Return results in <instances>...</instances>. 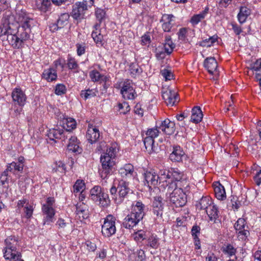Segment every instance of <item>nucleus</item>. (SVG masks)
I'll return each instance as SVG.
<instances>
[{"instance_id": "obj_1", "label": "nucleus", "mask_w": 261, "mask_h": 261, "mask_svg": "<svg viewBox=\"0 0 261 261\" xmlns=\"http://www.w3.org/2000/svg\"><path fill=\"white\" fill-rule=\"evenodd\" d=\"M14 33L8 36L7 40L14 49H19L24 46V43L30 38L31 31L19 28L18 24L13 21Z\"/></svg>"}, {"instance_id": "obj_2", "label": "nucleus", "mask_w": 261, "mask_h": 261, "mask_svg": "<svg viewBox=\"0 0 261 261\" xmlns=\"http://www.w3.org/2000/svg\"><path fill=\"white\" fill-rule=\"evenodd\" d=\"M5 247L3 249L4 257L6 259L17 261L20 259L21 254L17 250L19 239L15 236L8 237L5 240Z\"/></svg>"}, {"instance_id": "obj_3", "label": "nucleus", "mask_w": 261, "mask_h": 261, "mask_svg": "<svg viewBox=\"0 0 261 261\" xmlns=\"http://www.w3.org/2000/svg\"><path fill=\"white\" fill-rule=\"evenodd\" d=\"M114 151L113 148H110L108 152L103 153L100 156L101 168H99V174L103 179L107 178L113 172L115 162L113 158L115 156Z\"/></svg>"}, {"instance_id": "obj_4", "label": "nucleus", "mask_w": 261, "mask_h": 261, "mask_svg": "<svg viewBox=\"0 0 261 261\" xmlns=\"http://www.w3.org/2000/svg\"><path fill=\"white\" fill-rule=\"evenodd\" d=\"M90 197L94 202L103 207H108L111 203L108 194L98 186H95L91 189Z\"/></svg>"}, {"instance_id": "obj_5", "label": "nucleus", "mask_w": 261, "mask_h": 261, "mask_svg": "<svg viewBox=\"0 0 261 261\" xmlns=\"http://www.w3.org/2000/svg\"><path fill=\"white\" fill-rule=\"evenodd\" d=\"M173 206L180 207L184 206L187 203V196L180 189H175L167 199Z\"/></svg>"}, {"instance_id": "obj_6", "label": "nucleus", "mask_w": 261, "mask_h": 261, "mask_svg": "<svg viewBox=\"0 0 261 261\" xmlns=\"http://www.w3.org/2000/svg\"><path fill=\"white\" fill-rule=\"evenodd\" d=\"M116 218L112 215H108L105 218L101 226V233L105 237L109 238L116 233Z\"/></svg>"}, {"instance_id": "obj_7", "label": "nucleus", "mask_w": 261, "mask_h": 261, "mask_svg": "<svg viewBox=\"0 0 261 261\" xmlns=\"http://www.w3.org/2000/svg\"><path fill=\"white\" fill-rule=\"evenodd\" d=\"M17 21L19 28L28 29L31 31V29L36 25V21L31 17L25 11L21 10L17 14Z\"/></svg>"}, {"instance_id": "obj_8", "label": "nucleus", "mask_w": 261, "mask_h": 261, "mask_svg": "<svg viewBox=\"0 0 261 261\" xmlns=\"http://www.w3.org/2000/svg\"><path fill=\"white\" fill-rule=\"evenodd\" d=\"M14 18L12 15H6L3 17L0 24V37L4 35L8 36L14 33Z\"/></svg>"}, {"instance_id": "obj_9", "label": "nucleus", "mask_w": 261, "mask_h": 261, "mask_svg": "<svg viewBox=\"0 0 261 261\" xmlns=\"http://www.w3.org/2000/svg\"><path fill=\"white\" fill-rule=\"evenodd\" d=\"M120 93L125 99H134L137 96L136 92L133 87L132 81L126 80L123 83Z\"/></svg>"}, {"instance_id": "obj_10", "label": "nucleus", "mask_w": 261, "mask_h": 261, "mask_svg": "<svg viewBox=\"0 0 261 261\" xmlns=\"http://www.w3.org/2000/svg\"><path fill=\"white\" fill-rule=\"evenodd\" d=\"M87 9H85L81 4L80 2H76L72 7L71 16L74 19V23L79 24L83 19L86 18L85 11Z\"/></svg>"}, {"instance_id": "obj_11", "label": "nucleus", "mask_w": 261, "mask_h": 261, "mask_svg": "<svg viewBox=\"0 0 261 261\" xmlns=\"http://www.w3.org/2000/svg\"><path fill=\"white\" fill-rule=\"evenodd\" d=\"M144 185L150 191L155 188L159 182V176L153 171H146L143 174Z\"/></svg>"}, {"instance_id": "obj_12", "label": "nucleus", "mask_w": 261, "mask_h": 261, "mask_svg": "<svg viewBox=\"0 0 261 261\" xmlns=\"http://www.w3.org/2000/svg\"><path fill=\"white\" fill-rule=\"evenodd\" d=\"M163 208L162 198L160 196L155 197L152 203V212L154 215L155 216L154 219L158 223H159L158 220H161L162 219Z\"/></svg>"}, {"instance_id": "obj_13", "label": "nucleus", "mask_w": 261, "mask_h": 261, "mask_svg": "<svg viewBox=\"0 0 261 261\" xmlns=\"http://www.w3.org/2000/svg\"><path fill=\"white\" fill-rule=\"evenodd\" d=\"M162 97L167 106H173L179 100L177 93L171 89H167L163 91Z\"/></svg>"}, {"instance_id": "obj_14", "label": "nucleus", "mask_w": 261, "mask_h": 261, "mask_svg": "<svg viewBox=\"0 0 261 261\" xmlns=\"http://www.w3.org/2000/svg\"><path fill=\"white\" fill-rule=\"evenodd\" d=\"M246 222L244 218H239L234 225L240 239L245 241L250 234L249 231L245 229Z\"/></svg>"}, {"instance_id": "obj_15", "label": "nucleus", "mask_w": 261, "mask_h": 261, "mask_svg": "<svg viewBox=\"0 0 261 261\" xmlns=\"http://www.w3.org/2000/svg\"><path fill=\"white\" fill-rule=\"evenodd\" d=\"M64 128L65 126H63V128L57 126L55 128L49 129L47 136L50 140L54 141L55 142H57L56 139H61L65 141V138H66V134L63 129Z\"/></svg>"}, {"instance_id": "obj_16", "label": "nucleus", "mask_w": 261, "mask_h": 261, "mask_svg": "<svg viewBox=\"0 0 261 261\" xmlns=\"http://www.w3.org/2000/svg\"><path fill=\"white\" fill-rule=\"evenodd\" d=\"M119 202H121L125 198H127L129 195L132 194V191L128 187V182L123 180H120L118 185Z\"/></svg>"}, {"instance_id": "obj_17", "label": "nucleus", "mask_w": 261, "mask_h": 261, "mask_svg": "<svg viewBox=\"0 0 261 261\" xmlns=\"http://www.w3.org/2000/svg\"><path fill=\"white\" fill-rule=\"evenodd\" d=\"M11 96L15 104L19 106L25 105L27 96L24 92L20 88H16L12 92Z\"/></svg>"}, {"instance_id": "obj_18", "label": "nucleus", "mask_w": 261, "mask_h": 261, "mask_svg": "<svg viewBox=\"0 0 261 261\" xmlns=\"http://www.w3.org/2000/svg\"><path fill=\"white\" fill-rule=\"evenodd\" d=\"M159 185L160 190L165 192L167 199L169 197L170 194L172 193L173 190L177 189L175 182L172 180H163V181L159 182Z\"/></svg>"}, {"instance_id": "obj_19", "label": "nucleus", "mask_w": 261, "mask_h": 261, "mask_svg": "<svg viewBox=\"0 0 261 261\" xmlns=\"http://www.w3.org/2000/svg\"><path fill=\"white\" fill-rule=\"evenodd\" d=\"M69 142L67 145V149L69 151L73 152L75 154L82 153L83 149L80 146V142L76 137L73 136H68Z\"/></svg>"}, {"instance_id": "obj_20", "label": "nucleus", "mask_w": 261, "mask_h": 261, "mask_svg": "<svg viewBox=\"0 0 261 261\" xmlns=\"http://www.w3.org/2000/svg\"><path fill=\"white\" fill-rule=\"evenodd\" d=\"M141 220V218L130 212L125 217L122 224L125 228L130 229L137 225Z\"/></svg>"}, {"instance_id": "obj_21", "label": "nucleus", "mask_w": 261, "mask_h": 261, "mask_svg": "<svg viewBox=\"0 0 261 261\" xmlns=\"http://www.w3.org/2000/svg\"><path fill=\"white\" fill-rule=\"evenodd\" d=\"M42 212L44 216L43 218V224H49L54 222L55 210L53 207H48L47 205L42 206Z\"/></svg>"}, {"instance_id": "obj_22", "label": "nucleus", "mask_w": 261, "mask_h": 261, "mask_svg": "<svg viewBox=\"0 0 261 261\" xmlns=\"http://www.w3.org/2000/svg\"><path fill=\"white\" fill-rule=\"evenodd\" d=\"M158 127L168 135L173 134L175 130L174 122L170 121L169 119L162 121Z\"/></svg>"}, {"instance_id": "obj_23", "label": "nucleus", "mask_w": 261, "mask_h": 261, "mask_svg": "<svg viewBox=\"0 0 261 261\" xmlns=\"http://www.w3.org/2000/svg\"><path fill=\"white\" fill-rule=\"evenodd\" d=\"M100 137L99 130L95 127L89 124L86 133V138L91 144L96 143Z\"/></svg>"}, {"instance_id": "obj_24", "label": "nucleus", "mask_w": 261, "mask_h": 261, "mask_svg": "<svg viewBox=\"0 0 261 261\" xmlns=\"http://www.w3.org/2000/svg\"><path fill=\"white\" fill-rule=\"evenodd\" d=\"M145 206L141 201H135L132 205L131 212L143 219L145 216Z\"/></svg>"}, {"instance_id": "obj_25", "label": "nucleus", "mask_w": 261, "mask_h": 261, "mask_svg": "<svg viewBox=\"0 0 261 261\" xmlns=\"http://www.w3.org/2000/svg\"><path fill=\"white\" fill-rule=\"evenodd\" d=\"M185 153L179 146L173 147V149L169 155L170 160L173 162H180L182 161V158Z\"/></svg>"}, {"instance_id": "obj_26", "label": "nucleus", "mask_w": 261, "mask_h": 261, "mask_svg": "<svg viewBox=\"0 0 261 261\" xmlns=\"http://www.w3.org/2000/svg\"><path fill=\"white\" fill-rule=\"evenodd\" d=\"M203 65L208 73L213 74L217 69L218 63L214 57H208L204 60Z\"/></svg>"}, {"instance_id": "obj_27", "label": "nucleus", "mask_w": 261, "mask_h": 261, "mask_svg": "<svg viewBox=\"0 0 261 261\" xmlns=\"http://www.w3.org/2000/svg\"><path fill=\"white\" fill-rule=\"evenodd\" d=\"M143 142L146 151H147L149 154L157 153L158 152L159 149L158 145L154 144L153 139L145 137L144 138Z\"/></svg>"}, {"instance_id": "obj_28", "label": "nucleus", "mask_w": 261, "mask_h": 261, "mask_svg": "<svg viewBox=\"0 0 261 261\" xmlns=\"http://www.w3.org/2000/svg\"><path fill=\"white\" fill-rule=\"evenodd\" d=\"M69 17L70 16L68 13H65L62 14L58 19L57 23L53 24L51 27L54 31L63 28L64 26L67 25Z\"/></svg>"}, {"instance_id": "obj_29", "label": "nucleus", "mask_w": 261, "mask_h": 261, "mask_svg": "<svg viewBox=\"0 0 261 261\" xmlns=\"http://www.w3.org/2000/svg\"><path fill=\"white\" fill-rule=\"evenodd\" d=\"M174 16L172 14H165L163 15L161 22H164L162 24V28L164 32H169L172 27L171 21Z\"/></svg>"}, {"instance_id": "obj_30", "label": "nucleus", "mask_w": 261, "mask_h": 261, "mask_svg": "<svg viewBox=\"0 0 261 261\" xmlns=\"http://www.w3.org/2000/svg\"><path fill=\"white\" fill-rule=\"evenodd\" d=\"M57 76L56 70L53 68L44 69L42 74V77L48 82L56 81Z\"/></svg>"}, {"instance_id": "obj_31", "label": "nucleus", "mask_w": 261, "mask_h": 261, "mask_svg": "<svg viewBox=\"0 0 261 261\" xmlns=\"http://www.w3.org/2000/svg\"><path fill=\"white\" fill-rule=\"evenodd\" d=\"M214 187L216 197L218 200H224L226 198L224 187L219 182H216Z\"/></svg>"}, {"instance_id": "obj_32", "label": "nucleus", "mask_w": 261, "mask_h": 261, "mask_svg": "<svg viewBox=\"0 0 261 261\" xmlns=\"http://www.w3.org/2000/svg\"><path fill=\"white\" fill-rule=\"evenodd\" d=\"M212 198L209 196H203L196 204L199 210H205L212 203Z\"/></svg>"}, {"instance_id": "obj_33", "label": "nucleus", "mask_w": 261, "mask_h": 261, "mask_svg": "<svg viewBox=\"0 0 261 261\" xmlns=\"http://www.w3.org/2000/svg\"><path fill=\"white\" fill-rule=\"evenodd\" d=\"M209 8L206 7L204 10L198 14L194 15L191 18L190 22L193 26L197 25L202 19H204L208 14Z\"/></svg>"}, {"instance_id": "obj_34", "label": "nucleus", "mask_w": 261, "mask_h": 261, "mask_svg": "<svg viewBox=\"0 0 261 261\" xmlns=\"http://www.w3.org/2000/svg\"><path fill=\"white\" fill-rule=\"evenodd\" d=\"M203 118V114L199 107H194L192 110L191 121L195 123L200 122Z\"/></svg>"}, {"instance_id": "obj_35", "label": "nucleus", "mask_w": 261, "mask_h": 261, "mask_svg": "<svg viewBox=\"0 0 261 261\" xmlns=\"http://www.w3.org/2000/svg\"><path fill=\"white\" fill-rule=\"evenodd\" d=\"M134 172V166L130 164H125L123 167L119 170V174L123 177L131 178L133 176Z\"/></svg>"}, {"instance_id": "obj_36", "label": "nucleus", "mask_w": 261, "mask_h": 261, "mask_svg": "<svg viewBox=\"0 0 261 261\" xmlns=\"http://www.w3.org/2000/svg\"><path fill=\"white\" fill-rule=\"evenodd\" d=\"M250 14L251 10L250 9L245 6L240 7L239 13L237 16L239 22L241 24L244 23Z\"/></svg>"}, {"instance_id": "obj_37", "label": "nucleus", "mask_w": 261, "mask_h": 261, "mask_svg": "<svg viewBox=\"0 0 261 261\" xmlns=\"http://www.w3.org/2000/svg\"><path fill=\"white\" fill-rule=\"evenodd\" d=\"M55 225L58 228V232L60 233L66 231L69 229L70 225L67 219H64L62 218H58Z\"/></svg>"}, {"instance_id": "obj_38", "label": "nucleus", "mask_w": 261, "mask_h": 261, "mask_svg": "<svg viewBox=\"0 0 261 261\" xmlns=\"http://www.w3.org/2000/svg\"><path fill=\"white\" fill-rule=\"evenodd\" d=\"M51 0H36V6L40 11L46 12L51 5Z\"/></svg>"}, {"instance_id": "obj_39", "label": "nucleus", "mask_w": 261, "mask_h": 261, "mask_svg": "<svg viewBox=\"0 0 261 261\" xmlns=\"http://www.w3.org/2000/svg\"><path fill=\"white\" fill-rule=\"evenodd\" d=\"M205 211L207 214L210 220L211 221H215L218 217V210L216 205L212 202L209 206L208 208H206Z\"/></svg>"}, {"instance_id": "obj_40", "label": "nucleus", "mask_w": 261, "mask_h": 261, "mask_svg": "<svg viewBox=\"0 0 261 261\" xmlns=\"http://www.w3.org/2000/svg\"><path fill=\"white\" fill-rule=\"evenodd\" d=\"M90 77L92 81L106 82L108 80V77L103 75L101 74L99 72L96 70H93L90 72Z\"/></svg>"}, {"instance_id": "obj_41", "label": "nucleus", "mask_w": 261, "mask_h": 261, "mask_svg": "<svg viewBox=\"0 0 261 261\" xmlns=\"http://www.w3.org/2000/svg\"><path fill=\"white\" fill-rule=\"evenodd\" d=\"M76 208V214L79 215L80 218H82L83 219H85L88 218V215L87 205L83 203L80 204H77Z\"/></svg>"}, {"instance_id": "obj_42", "label": "nucleus", "mask_w": 261, "mask_h": 261, "mask_svg": "<svg viewBox=\"0 0 261 261\" xmlns=\"http://www.w3.org/2000/svg\"><path fill=\"white\" fill-rule=\"evenodd\" d=\"M218 38V36L217 35H215L213 36L210 37L208 39H205L199 42L198 44L199 46L202 47H211L213 45L215 42L217 41Z\"/></svg>"}, {"instance_id": "obj_43", "label": "nucleus", "mask_w": 261, "mask_h": 261, "mask_svg": "<svg viewBox=\"0 0 261 261\" xmlns=\"http://www.w3.org/2000/svg\"><path fill=\"white\" fill-rule=\"evenodd\" d=\"M91 36L97 46H102L103 44V36L101 31H92Z\"/></svg>"}, {"instance_id": "obj_44", "label": "nucleus", "mask_w": 261, "mask_h": 261, "mask_svg": "<svg viewBox=\"0 0 261 261\" xmlns=\"http://www.w3.org/2000/svg\"><path fill=\"white\" fill-rule=\"evenodd\" d=\"M184 174L180 172L178 169L171 168L170 169V179L173 181L175 180L176 182L184 179Z\"/></svg>"}, {"instance_id": "obj_45", "label": "nucleus", "mask_w": 261, "mask_h": 261, "mask_svg": "<svg viewBox=\"0 0 261 261\" xmlns=\"http://www.w3.org/2000/svg\"><path fill=\"white\" fill-rule=\"evenodd\" d=\"M146 246L153 249H157L160 246L159 239L156 236L151 235L147 239Z\"/></svg>"}, {"instance_id": "obj_46", "label": "nucleus", "mask_w": 261, "mask_h": 261, "mask_svg": "<svg viewBox=\"0 0 261 261\" xmlns=\"http://www.w3.org/2000/svg\"><path fill=\"white\" fill-rule=\"evenodd\" d=\"M164 50L168 55H170L172 53L174 48L175 47V44L172 42L170 36H166L165 39V43H164Z\"/></svg>"}, {"instance_id": "obj_47", "label": "nucleus", "mask_w": 261, "mask_h": 261, "mask_svg": "<svg viewBox=\"0 0 261 261\" xmlns=\"http://www.w3.org/2000/svg\"><path fill=\"white\" fill-rule=\"evenodd\" d=\"M67 128L65 130L66 134V139L68 138V136H71V130L76 127V122L74 119L69 118L67 119L66 122Z\"/></svg>"}, {"instance_id": "obj_48", "label": "nucleus", "mask_w": 261, "mask_h": 261, "mask_svg": "<svg viewBox=\"0 0 261 261\" xmlns=\"http://www.w3.org/2000/svg\"><path fill=\"white\" fill-rule=\"evenodd\" d=\"M177 189H180L185 193L189 191V183L186 178H184L178 182H175Z\"/></svg>"}, {"instance_id": "obj_49", "label": "nucleus", "mask_w": 261, "mask_h": 261, "mask_svg": "<svg viewBox=\"0 0 261 261\" xmlns=\"http://www.w3.org/2000/svg\"><path fill=\"white\" fill-rule=\"evenodd\" d=\"M7 169L9 171L15 170L22 172L23 169V164H22L21 163H17L16 162H13L7 166Z\"/></svg>"}, {"instance_id": "obj_50", "label": "nucleus", "mask_w": 261, "mask_h": 261, "mask_svg": "<svg viewBox=\"0 0 261 261\" xmlns=\"http://www.w3.org/2000/svg\"><path fill=\"white\" fill-rule=\"evenodd\" d=\"M222 250L225 254H227L229 256L235 255L237 252L236 249L230 244L226 245L222 249Z\"/></svg>"}, {"instance_id": "obj_51", "label": "nucleus", "mask_w": 261, "mask_h": 261, "mask_svg": "<svg viewBox=\"0 0 261 261\" xmlns=\"http://www.w3.org/2000/svg\"><path fill=\"white\" fill-rule=\"evenodd\" d=\"M159 176V182L163 181V180H170V169L161 170Z\"/></svg>"}, {"instance_id": "obj_52", "label": "nucleus", "mask_w": 261, "mask_h": 261, "mask_svg": "<svg viewBox=\"0 0 261 261\" xmlns=\"http://www.w3.org/2000/svg\"><path fill=\"white\" fill-rule=\"evenodd\" d=\"M118 108L120 113L123 114H126L130 110L128 103L125 101L122 103H119L118 104Z\"/></svg>"}, {"instance_id": "obj_53", "label": "nucleus", "mask_w": 261, "mask_h": 261, "mask_svg": "<svg viewBox=\"0 0 261 261\" xmlns=\"http://www.w3.org/2000/svg\"><path fill=\"white\" fill-rule=\"evenodd\" d=\"M23 217L29 219H30L33 213L34 208L33 206L30 203L25 205V207L23 209Z\"/></svg>"}, {"instance_id": "obj_54", "label": "nucleus", "mask_w": 261, "mask_h": 261, "mask_svg": "<svg viewBox=\"0 0 261 261\" xmlns=\"http://www.w3.org/2000/svg\"><path fill=\"white\" fill-rule=\"evenodd\" d=\"M67 65L69 69H76L79 68V65L75 59L69 55L68 57Z\"/></svg>"}, {"instance_id": "obj_55", "label": "nucleus", "mask_w": 261, "mask_h": 261, "mask_svg": "<svg viewBox=\"0 0 261 261\" xmlns=\"http://www.w3.org/2000/svg\"><path fill=\"white\" fill-rule=\"evenodd\" d=\"M53 170L55 172L59 171L61 173H65V165L61 161L56 162L55 166L53 167Z\"/></svg>"}, {"instance_id": "obj_56", "label": "nucleus", "mask_w": 261, "mask_h": 261, "mask_svg": "<svg viewBox=\"0 0 261 261\" xmlns=\"http://www.w3.org/2000/svg\"><path fill=\"white\" fill-rule=\"evenodd\" d=\"M159 131L156 128H152L148 129L145 134L146 137L150 138V139H154L159 136Z\"/></svg>"}, {"instance_id": "obj_57", "label": "nucleus", "mask_w": 261, "mask_h": 261, "mask_svg": "<svg viewBox=\"0 0 261 261\" xmlns=\"http://www.w3.org/2000/svg\"><path fill=\"white\" fill-rule=\"evenodd\" d=\"M95 95L96 94L95 92L90 89L86 90H82L81 93V96L84 98L85 99L94 97Z\"/></svg>"}, {"instance_id": "obj_58", "label": "nucleus", "mask_w": 261, "mask_h": 261, "mask_svg": "<svg viewBox=\"0 0 261 261\" xmlns=\"http://www.w3.org/2000/svg\"><path fill=\"white\" fill-rule=\"evenodd\" d=\"M66 92V88L64 84H58L56 86L55 93L58 95L64 94Z\"/></svg>"}, {"instance_id": "obj_59", "label": "nucleus", "mask_w": 261, "mask_h": 261, "mask_svg": "<svg viewBox=\"0 0 261 261\" xmlns=\"http://www.w3.org/2000/svg\"><path fill=\"white\" fill-rule=\"evenodd\" d=\"M85 183L83 182V181L81 180H77L73 186V192L74 193H77L81 191H83Z\"/></svg>"}, {"instance_id": "obj_60", "label": "nucleus", "mask_w": 261, "mask_h": 261, "mask_svg": "<svg viewBox=\"0 0 261 261\" xmlns=\"http://www.w3.org/2000/svg\"><path fill=\"white\" fill-rule=\"evenodd\" d=\"M250 69L261 73V58L257 59L255 62L251 63L250 65Z\"/></svg>"}, {"instance_id": "obj_61", "label": "nucleus", "mask_w": 261, "mask_h": 261, "mask_svg": "<svg viewBox=\"0 0 261 261\" xmlns=\"http://www.w3.org/2000/svg\"><path fill=\"white\" fill-rule=\"evenodd\" d=\"M77 55L79 56H81L85 53L86 46L85 43H77L76 44Z\"/></svg>"}, {"instance_id": "obj_62", "label": "nucleus", "mask_w": 261, "mask_h": 261, "mask_svg": "<svg viewBox=\"0 0 261 261\" xmlns=\"http://www.w3.org/2000/svg\"><path fill=\"white\" fill-rule=\"evenodd\" d=\"M106 12L102 9L98 8L95 11V16L97 21H102L105 18Z\"/></svg>"}, {"instance_id": "obj_63", "label": "nucleus", "mask_w": 261, "mask_h": 261, "mask_svg": "<svg viewBox=\"0 0 261 261\" xmlns=\"http://www.w3.org/2000/svg\"><path fill=\"white\" fill-rule=\"evenodd\" d=\"M161 73L166 81L171 80L173 77V74L170 70L164 69L161 71Z\"/></svg>"}, {"instance_id": "obj_64", "label": "nucleus", "mask_w": 261, "mask_h": 261, "mask_svg": "<svg viewBox=\"0 0 261 261\" xmlns=\"http://www.w3.org/2000/svg\"><path fill=\"white\" fill-rule=\"evenodd\" d=\"M134 254L137 255V261H143L146 258L145 252L142 249L137 250L136 252H134Z\"/></svg>"}]
</instances>
